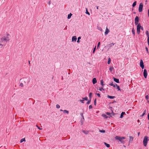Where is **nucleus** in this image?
<instances>
[{"label":"nucleus","mask_w":149,"mask_h":149,"mask_svg":"<svg viewBox=\"0 0 149 149\" xmlns=\"http://www.w3.org/2000/svg\"><path fill=\"white\" fill-rule=\"evenodd\" d=\"M115 139L116 140H118L122 143H124L125 141H123V139H125V137H120L119 136H116L115 137Z\"/></svg>","instance_id":"obj_1"},{"label":"nucleus","mask_w":149,"mask_h":149,"mask_svg":"<svg viewBox=\"0 0 149 149\" xmlns=\"http://www.w3.org/2000/svg\"><path fill=\"white\" fill-rule=\"evenodd\" d=\"M148 137L146 136H145L143 139V143L144 146H146L148 142Z\"/></svg>","instance_id":"obj_2"},{"label":"nucleus","mask_w":149,"mask_h":149,"mask_svg":"<svg viewBox=\"0 0 149 149\" xmlns=\"http://www.w3.org/2000/svg\"><path fill=\"white\" fill-rule=\"evenodd\" d=\"M23 80L24 84H27L30 81V79L29 78H25L23 79Z\"/></svg>","instance_id":"obj_3"},{"label":"nucleus","mask_w":149,"mask_h":149,"mask_svg":"<svg viewBox=\"0 0 149 149\" xmlns=\"http://www.w3.org/2000/svg\"><path fill=\"white\" fill-rule=\"evenodd\" d=\"M143 8V4L142 3H140L139 8V12H141L142 11Z\"/></svg>","instance_id":"obj_4"},{"label":"nucleus","mask_w":149,"mask_h":149,"mask_svg":"<svg viewBox=\"0 0 149 149\" xmlns=\"http://www.w3.org/2000/svg\"><path fill=\"white\" fill-rule=\"evenodd\" d=\"M135 24L136 25H137V24H138L139 22V18L138 16H136L135 18Z\"/></svg>","instance_id":"obj_5"},{"label":"nucleus","mask_w":149,"mask_h":149,"mask_svg":"<svg viewBox=\"0 0 149 149\" xmlns=\"http://www.w3.org/2000/svg\"><path fill=\"white\" fill-rule=\"evenodd\" d=\"M1 42H3V41H5L7 42V39L6 37L5 36H3L0 39Z\"/></svg>","instance_id":"obj_6"},{"label":"nucleus","mask_w":149,"mask_h":149,"mask_svg":"<svg viewBox=\"0 0 149 149\" xmlns=\"http://www.w3.org/2000/svg\"><path fill=\"white\" fill-rule=\"evenodd\" d=\"M143 76L145 78H146L147 76V72L146 70L144 69L143 73Z\"/></svg>","instance_id":"obj_7"},{"label":"nucleus","mask_w":149,"mask_h":149,"mask_svg":"<svg viewBox=\"0 0 149 149\" xmlns=\"http://www.w3.org/2000/svg\"><path fill=\"white\" fill-rule=\"evenodd\" d=\"M77 38L76 36H74L72 38V41H76L77 40Z\"/></svg>","instance_id":"obj_8"},{"label":"nucleus","mask_w":149,"mask_h":149,"mask_svg":"<svg viewBox=\"0 0 149 149\" xmlns=\"http://www.w3.org/2000/svg\"><path fill=\"white\" fill-rule=\"evenodd\" d=\"M129 137L130 138V140H129V142L131 143L132 142L133 140V137L132 136H129Z\"/></svg>","instance_id":"obj_9"},{"label":"nucleus","mask_w":149,"mask_h":149,"mask_svg":"<svg viewBox=\"0 0 149 149\" xmlns=\"http://www.w3.org/2000/svg\"><path fill=\"white\" fill-rule=\"evenodd\" d=\"M109 32V30L107 28H106L105 31L104 32L105 35H107L108 33Z\"/></svg>","instance_id":"obj_10"},{"label":"nucleus","mask_w":149,"mask_h":149,"mask_svg":"<svg viewBox=\"0 0 149 149\" xmlns=\"http://www.w3.org/2000/svg\"><path fill=\"white\" fill-rule=\"evenodd\" d=\"M92 82L93 84H95L97 82V80L96 78H93L92 80Z\"/></svg>","instance_id":"obj_11"},{"label":"nucleus","mask_w":149,"mask_h":149,"mask_svg":"<svg viewBox=\"0 0 149 149\" xmlns=\"http://www.w3.org/2000/svg\"><path fill=\"white\" fill-rule=\"evenodd\" d=\"M60 111H63V113H66L67 114H68L69 113V111L67 110H63L62 109H61L60 110Z\"/></svg>","instance_id":"obj_12"},{"label":"nucleus","mask_w":149,"mask_h":149,"mask_svg":"<svg viewBox=\"0 0 149 149\" xmlns=\"http://www.w3.org/2000/svg\"><path fill=\"white\" fill-rule=\"evenodd\" d=\"M115 44V43H110L109 45H108L107 46H109V49L111 47H112Z\"/></svg>","instance_id":"obj_13"},{"label":"nucleus","mask_w":149,"mask_h":149,"mask_svg":"<svg viewBox=\"0 0 149 149\" xmlns=\"http://www.w3.org/2000/svg\"><path fill=\"white\" fill-rule=\"evenodd\" d=\"M137 25V29H140L141 27V26L140 24H139Z\"/></svg>","instance_id":"obj_14"},{"label":"nucleus","mask_w":149,"mask_h":149,"mask_svg":"<svg viewBox=\"0 0 149 149\" xmlns=\"http://www.w3.org/2000/svg\"><path fill=\"white\" fill-rule=\"evenodd\" d=\"M113 79H114V80L115 82H116L117 83H119V80L118 79H116L115 78H114Z\"/></svg>","instance_id":"obj_15"},{"label":"nucleus","mask_w":149,"mask_h":149,"mask_svg":"<svg viewBox=\"0 0 149 149\" xmlns=\"http://www.w3.org/2000/svg\"><path fill=\"white\" fill-rule=\"evenodd\" d=\"M125 113V112H123L120 114V118H123V115Z\"/></svg>","instance_id":"obj_16"},{"label":"nucleus","mask_w":149,"mask_h":149,"mask_svg":"<svg viewBox=\"0 0 149 149\" xmlns=\"http://www.w3.org/2000/svg\"><path fill=\"white\" fill-rule=\"evenodd\" d=\"M107 97L108 98L110 99H113L115 97L114 96H111L109 95H108Z\"/></svg>","instance_id":"obj_17"},{"label":"nucleus","mask_w":149,"mask_h":149,"mask_svg":"<svg viewBox=\"0 0 149 149\" xmlns=\"http://www.w3.org/2000/svg\"><path fill=\"white\" fill-rule=\"evenodd\" d=\"M104 145L107 147L109 148L110 147V145L109 144L105 142H104Z\"/></svg>","instance_id":"obj_18"},{"label":"nucleus","mask_w":149,"mask_h":149,"mask_svg":"<svg viewBox=\"0 0 149 149\" xmlns=\"http://www.w3.org/2000/svg\"><path fill=\"white\" fill-rule=\"evenodd\" d=\"M82 132L86 134H87L89 133V132L88 131H85L84 130H83Z\"/></svg>","instance_id":"obj_19"},{"label":"nucleus","mask_w":149,"mask_h":149,"mask_svg":"<svg viewBox=\"0 0 149 149\" xmlns=\"http://www.w3.org/2000/svg\"><path fill=\"white\" fill-rule=\"evenodd\" d=\"M140 65H144L143 62L142 60H140Z\"/></svg>","instance_id":"obj_20"},{"label":"nucleus","mask_w":149,"mask_h":149,"mask_svg":"<svg viewBox=\"0 0 149 149\" xmlns=\"http://www.w3.org/2000/svg\"><path fill=\"white\" fill-rule=\"evenodd\" d=\"M136 1H134V2L133 3V4H132V7H134L136 6Z\"/></svg>","instance_id":"obj_21"},{"label":"nucleus","mask_w":149,"mask_h":149,"mask_svg":"<svg viewBox=\"0 0 149 149\" xmlns=\"http://www.w3.org/2000/svg\"><path fill=\"white\" fill-rule=\"evenodd\" d=\"M72 15V14L71 13H70L69 14H68L67 17L68 18V19H70Z\"/></svg>","instance_id":"obj_22"},{"label":"nucleus","mask_w":149,"mask_h":149,"mask_svg":"<svg viewBox=\"0 0 149 149\" xmlns=\"http://www.w3.org/2000/svg\"><path fill=\"white\" fill-rule=\"evenodd\" d=\"M132 33L134 35V36L135 35V30L134 28H133L132 29Z\"/></svg>","instance_id":"obj_23"},{"label":"nucleus","mask_w":149,"mask_h":149,"mask_svg":"<svg viewBox=\"0 0 149 149\" xmlns=\"http://www.w3.org/2000/svg\"><path fill=\"white\" fill-rule=\"evenodd\" d=\"M146 114V109H145L144 110V113H143L140 116V117H143L144 116V115Z\"/></svg>","instance_id":"obj_24"},{"label":"nucleus","mask_w":149,"mask_h":149,"mask_svg":"<svg viewBox=\"0 0 149 149\" xmlns=\"http://www.w3.org/2000/svg\"><path fill=\"white\" fill-rule=\"evenodd\" d=\"M116 87L118 89V91H121V90L119 86H118L116 84Z\"/></svg>","instance_id":"obj_25"},{"label":"nucleus","mask_w":149,"mask_h":149,"mask_svg":"<svg viewBox=\"0 0 149 149\" xmlns=\"http://www.w3.org/2000/svg\"><path fill=\"white\" fill-rule=\"evenodd\" d=\"M146 34L147 36V37H149V34L148 31V30H147L146 31Z\"/></svg>","instance_id":"obj_26"},{"label":"nucleus","mask_w":149,"mask_h":149,"mask_svg":"<svg viewBox=\"0 0 149 149\" xmlns=\"http://www.w3.org/2000/svg\"><path fill=\"white\" fill-rule=\"evenodd\" d=\"M102 116L103 117H104L105 118H107L108 117L105 114H102Z\"/></svg>","instance_id":"obj_27"},{"label":"nucleus","mask_w":149,"mask_h":149,"mask_svg":"<svg viewBox=\"0 0 149 149\" xmlns=\"http://www.w3.org/2000/svg\"><path fill=\"white\" fill-rule=\"evenodd\" d=\"M9 36V34H7V37H6L7 39V41H9V40H10V39H9V37H8V36Z\"/></svg>","instance_id":"obj_28"},{"label":"nucleus","mask_w":149,"mask_h":149,"mask_svg":"<svg viewBox=\"0 0 149 149\" xmlns=\"http://www.w3.org/2000/svg\"><path fill=\"white\" fill-rule=\"evenodd\" d=\"M111 59L110 58H109L108 59V61L107 63H108V64H109L110 63V62H111Z\"/></svg>","instance_id":"obj_29"},{"label":"nucleus","mask_w":149,"mask_h":149,"mask_svg":"<svg viewBox=\"0 0 149 149\" xmlns=\"http://www.w3.org/2000/svg\"><path fill=\"white\" fill-rule=\"evenodd\" d=\"M24 141H25V139L24 138L22 139L20 141V143H22Z\"/></svg>","instance_id":"obj_30"},{"label":"nucleus","mask_w":149,"mask_h":149,"mask_svg":"<svg viewBox=\"0 0 149 149\" xmlns=\"http://www.w3.org/2000/svg\"><path fill=\"white\" fill-rule=\"evenodd\" d=\"M81 37H79L78 38V40H77V43H79L80 42V41H79V40L80 39H81Z\"/></svg>","instance_id":"obj_31"},{"label":"nucleus","mask_w":149,"mask_h":149,"mask_svg":"<svg viewBox=\"0 0 149 149\" xmlns=\"http://www.w3.org/2000/svg\"><path fill=\"white\" fill-rule=\"evenodd\" d=\"M113 67H111L109 68V70H110V72H112V71L113 70Z\"/></svg>","instance_id":"obj_32"},{"label":"nucleus","mask_w":149,"mask_h":149,"mask_svg":"<svg viewBox=\"0 0 149 149\" xmlns=\"http://www.w3.org/2000/svg\"><path fill=\"white\" fill-rule=\"evenodd\" d=\"M145 49H146V50L147 52V53H149V52H148V48H147V47H146Z\"/></svg>","instance_id":"obj_33"},{"label":"nucleus","mask_w":149,"mask_h":149,"mask_svg":"<svg viewBox=\"0 0 149 149\" xmlns=\"http://www.w3.org/2000/svg\"><path fill=\"white\" fill-rule=\"evenodd\" d=\"M137 32L138 34H139L140 32V29H137Z\"/></svg>","instance_id":"obj_34"},{"label":"nucleus","mask_w":149,"mask_h":149,"mask_svg":"<svg viewBox=\"0 0 149 149\" xmlns=\"http://www.w3.org/2000/svg\"><path fill=\"white\" fill-rule=\"evenodd\" d=\"M99 131L100 132H102V133H105V130H99Z\"/></svg>","instance_id":"obj_35"},{"label":"nucleus","mask_w":149,"mask_h":149,"mask_svg":"<svg viewBox=\"0 0 149 149\" xmlns=\"http://www.w3.org/2000/svg\"><path fill=\"white\" fill-rule=\"evenodd\" d=\"M103 82H104L103 81V80H102L101 81V84L102 86H103L104 85Z\"/></svg>","instance_id":"obj_36"},{"label":"nucleus","mask_w":149,"mask_h":149,"mask_svg":"<svg viewBox=\"0 0 149 149\" xmlns=\"http://www.w3.org/2000/svg\"><path fill=\"white\" fill-rule=\"evenodd\" d=\"M56 108L57 109H59L60 108V106H59V105H58V104H56Z\"/></svg>","instance_id":"obj_37"},{"label":"nucleus","mask_w":149,"mask_h":149,"mask_svg":"<svg viewBox=\"0 0 149 149\" xmlns=\"http://www.w3.org/2000/svg\"><path fill=\"white\" fill-rule=\"evenodd\" d=\"M86 13L87 14H88L89 15H90V13L89 12H88L87 8H86Z\"/></svg>","instance_id":"obj_38"},{"label":"nucleus","mask_w":149,"mask_h":149,"mask_svg":"<svg viewBox=\"0 0 149 149\" xmlns=\"http://www.w3.org/2000/svg\"><path fill=\"white\" fill-rule=\"evenodd\" d=\"M92 95V93H89V97L90 98L91 97V96Z\"/></svg>","instance_id":"obj_39"},{"label":"nucleus","mask_w":149,"mask_h":149,"mask_svg":"<svg viewBox=\"0 0 149 149\" xmlns=\"http://www.w3.org/2000/svg\"><path fill=\"white\" fill-rule=\"evenodd\" d=\"M83 100H88V97H86L85 98H83Z\"/></svg>","instance_id":"obj_40"},{"label":"nucleus","mask_w":149,"mask_h":149,"mask_svg":"<svg viewBox=\"0 0 149 149\" xmlns=\"http://www.w3.org/2000/svg\"><path fill=\"white\" fill-rule=\"evenodd\" d=\"M96 99L95 98L94 100V104L96 106Z\"/></svg>","instance_id":"obj_41"},{"label":"nucleus","mask_w":149,"mask_h":149,"mask_svg":"<svg viewBox=\"0 0 149 149\" xmlns=\"http://www.w3.org/2000/svg\"><path fill=\"white\" fill-rule=\"evenodd\" d=\"M95 49H96V46L93 49V53H95Z\"/></svg>","instance_id":"obj_42"},{"label":"nucleus","mask_w":149,"mask_h":149,"mask_svg":"<svg viewBox=\"0 0 149 149\" xmlns=\"http://www.w3.org/2000/svg\"><path fill=\"white\" fill-rule=\"evenodd\" d=\"M147 41H148V45H149V37H148Z\"/></svg>","instance_id":"obj_43"},{"label":"nucleus","mask_w":149,"mask_h":149,"mask_svg":"<svg viewBox=\"0 0 149 149\" xmlns=\"http://www.w3.org/2000/svg\"><path fill=\"white\" fill-rule=\"evenodd\" d=\"M92 105H90L89 106V109H92Z\"/></svg>","instance_id":"obj_44"},{"label":"nucleus","mask_w":149,"mask_h":149,"mask_svg":"<svg viewBox=\"0 0 149 149\" xmlns=\"http://www.w3.org/2000/svg\"><path fill=\"white\" fill-rule=\"evenodd\" d=\"M102 90H104L103 89V87L100 88L99 89V90L100 91H102Z\"/></svg>","instance_id":"obj_45"},{"label":"nucleus","mask_w":149,"mask_h":149,"mask_svg":"<svg viewBox=\"0 0 149 149\" xmlns=\"http://www.w3.org/2000/svg\"><path fill=\"white\" fill-rule=\"evenodd\" d=\"M100 42H99L98 43V44H97V48H98V47H99L100 45Z\"/></svg>","instance_id":"obj_46"},{"label":"nucleus","mask_w":149,"mask_h":149,"mask_svg":"<svg viewBox=\"0 0 149 149\" xmlns=\"http://www.w3.org/2000/svg\"><path fill=\"white\" fill-rule=\"evenodd\" d=\"M36 126L40 130H42V128H40L37 125H36Z\"/></svg>","instance_id":"obj_47"},{"label":"nucleus","mask_w":149,"mask_h":149,"mask_svg":"<svg viewBox=\"0 0 149 149\" xmlns=\"http://www.w3.org/2000/svg\"><path fill=\"white\" fill-rule=\"evenodd\" d=\"M146 99L148 100L149 98V96L148 95H147L146 96Z\"/></svg>","instance_id":"obj_48"},{"label":"nucleus","mask_w":149,"mask_h":149,"mask_svg":"<svg viewBox=\"0 0 149 149\" xmlns=\"http://www.w3.org/2000/svg\"><path fill=\"white\" fill-rule=\"evenodd\" d=\"M97 95L98 97H100V95L99 93H97Z\"/></svg>","instance_id":"obj_49"},{"label":"nucleus","mask_w":149,"mask_h":149,"mask_svg":"<svg viewBox=\"0 0 149 149\" xmlns=\"http://www.w3.org/2000/svg\"><path fill=\"white\" fill-rule=\"evenodd\" d=\"M79 101H80V102H81L82 103H84V102H83V101H84V100H79Z\"/></svg>","instance_id":"obj_50"},{"label":"nucleus","mask_w":149,"mask_h":149,"mask_svg":"<svg viewBox=\"0 0 149 149\" xmlns=\"http://www.w3.org/2000/svg\"><path fill=\"white\" fill-rule=\"evenodd\" d=\"M19 86L21 87H23V84L22 83H21L20 84Z\"/></svg>","instance_id":"obj_51"},{"label":"nucleus","mask_w":149,"mask_h":149,"mask_svg":"<svg viewBox=\"0 0 149 149\" xmlns=\"http://www.w3.org/2000/svg\"><path fill=\"white\" fill-rule=\"evenodd\" d=\"M109 85H111V86H113V82H111L109 84Z\"/></svg>","instance_id":"obj_52"},{"label":"nucleus","mask_w":149,"mask_h":149,"mask_svg":"<svg viewBox=\"0 0 149 149\" xmlns=\"http://www.w3.org/2000/svg\"><path fill=\"white\" fill-rule=\"evenodd\" d=\"M106 114L107 115H110V114H111V113H110L109 112H107Z\"/></svg>","instance_id":"obj_53"},{"label":"nucleus","mask_w":149,"mask_h":149,"mask_svg":"<svg viewBox=\"0 0 149 149\" xmlns=\"http://www.w3.org/2000/svg\"><path fill=\"white\" fill-rule=\"evenodd\" d=\"M81 116H82L83 118V119H84V117L83 113H81Z\"/></svg>","instance_id":"obj_54"},{"label":"nucleus","mask_w":149,"mask_h":149,"mask_svg":"<svg viewBox=\"0 0 149 149\" xmlns=\"http://www.w3.org/2000/svg\"><path fill=\"white\" fill-rule=\"evenodd\" d=\"M90 100L88 101L87 102V104H89L90 103Z\"/></svg>","instance_id":"obj_55"},{"label":"nucleus","mask_w":149,"mask_h":149,"mask_svg":"<svg viewBox=\"0 0 149 149\" xmlns=\"http://www.w3.org/2000/svg\"><path fill=\"white\" fill-rule=\"evenodd\" d=\"M140 66L143 69L144 68V66Z\"/></svg>","instance_id":"obj_56"},{"label":"nucleus","mask_w":149,"mask_h":149,"mask_svg":"<svg viewBox=\"0 0 149 149\" xmlns=\"http://www.w3.org/2000/svg\"><path fill=\"white\" fill-rule=\"evenodd\" d=\"M148 17H149V9L148 10Z\"/></svg>","instance_id":"obj_57"},{"label":"nucleus","mask_w":149,"mask_h":149,"mask_svg":"<svg viewBox=\"0 0 149 149\" xmlns=\"http://www.w3.org/2000/svg\"><path fill=\"white\" fill-rule=\"evenodd\" d=\"M148 120H149V113L148 114Z\"/></svg>","instance_id":"obj_58"},{"label":"nucleus","mask_w":149,"mask_h":149,"mask_svg":"<svg viewBox=\"0 0 149 149\" xmlns=\"http://www.w3.org/2000/svg\"><path fill=\"white\" fill-rule=\"evenodd\" d=\"M113 87H115L116 86V84H115H115H113Z\"/></svg>","instance_id":"obj_59"},{"label":"nucleus","mask_w":149,"mask_h":149,"mask_svg":"<svg viewBox=\"0 0 149 149\" xmlns=\"http://www.w3.org/2000/svg\"><path fill=\"white\" fill-rule=\"evenodd\" d=\"M67 26H66L64 28V30H66L67 29Z\"/></svg>","instance_id":"obj_60"},{"label":"nucleus","mask_w":149,"mask_h":149,"mask_svg":"<svg viewBox=\"0 0 149 149\" xmlns=\"http://www.w3.org/2000/svg\"><path fill=\"white\" fill-rule=\"evenodd\" d=\"M141 30H143V27L141 26Z\"/></svg>","instance_id":"obj_61"},{"label":"nucleus","mask_w":149,"mask_h":149,"mask_svg":"<svg viewBox=\"0 0 149 149\" xmlns=\"http://www.w3.org/2000/svg\"><path fill=\"white\" fill-rule=\"evenodd\" d=\"M140 134V132H139L138 133V136H139Z\"/></svg>","instance_id":"obj_62"},{"label":"nucleus","mask_w":149,"mask_h":149,"mask_svg":"<svg viewBox=\"0 0 149 149\" xmlns=\"http://www.w3.org/2000/svg\"><path fill=\"white\" fill-rule=\"evenodd\" d=\"M48 4H49V5H50V1H49V2H48Z\"/></svg>","instance_id":"obj_63"},{"label":"nucleus","mask_w":149,"mask_h":149,"mask_svg":"<svg viewBox=\"0 0 149 149\" xmlns=\"http://www.w3.org/2000/svg\"><path fill=\"white\" fill-rule=\"evenodd\" d=\"M0 45L2 46H3V45H2L1 44H0Z\"/></svg>","instance_id":"obj_64"}]
</instances>
